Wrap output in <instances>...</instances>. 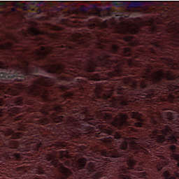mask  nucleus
Here are the masks:
<instances>
[{
    "instance_id": "1",
    "label": "nucleus",
    "mask_w": 179,
    "mask_h": 179,
    "mask_svg": "<svg viewBox=\"0 0 179 179\" xmlns=\"http://www.w3.org/2000/svg\"><path fill=\"white\" fill-rule=\"evenodd\" d=\"M108 85H99L96 87L95 94L97 100L94 99L91 102L89 108L83 107L78 110H73V114L71 117L65 118L60 116L58 113H64V108L60 105L50 108L45 106L41 109V113L48 117H45L42 124H48L50 118L54 122H61L59 128L71 138H80L83 135H87L91 132H94V125H97L101 129L100 133L95 134L97 136H104V135H112L115 139H121V134L113 130L110 124L106 122L100 123L101 121H108L111 120V113H106L110 111V107H117L121 106L123 108L129 106L131 100L129 96H136L134 90H128L127 86H130L131 79L129 78H117L111 80ZM90 125H93L90 127Z\"/></svg>"
},
{
    "instance_id": "2",
    "label": "nucleus",
    "mask_w": 179,
    "mask_h": 179,
    "mask_svg": "<svg viewBox=\"0 0 179 179\" xmlns=\"http://www.w3.org/2000/svg\"><path fill=\"white\" fill-rule=\"evenodd\" d=\"M74 57L80 58L77 61L78 65L85 66L87 72H94L97 71V66H103L106 69H113V71L105 72L108 78L115 76H122L128 75V71L125 66L128 65L130 68L134 65V60L125 59L124 57H131L132 52L129 48H124L122 50V55L110 56L103 54L102 56H96V49H90V45L80 42L78 46L75 48Z\"/></svg>"
},
{
    "instance_id": "3",
    "label": "nucleus",
    "mask_w": 179,
    "mask_h": 179,
    "mask_svg": "<svg viewBox=\"0 0 179 179\" xmlns=\"http://www.w3.org/2000/svg\"><path fill=\"white\" fill-rule=\"evenodd\" d=\"M152 22H145L141 18L136 19H129L125 20L120 23L115 22L114 20H106L102 23L103 27L105 29H109V32L108 34V37L110 38V41L112 43L117 41L115 38H123L124 41L127 42L129 45L131 47H135L139 45L136 38L132 36H127L124 37H121L118 34H136L139 31H144V33H155V31H159L156 29V27H152L150 24H152Z\"/></svg>"
},
{
    "instance_id": "4",
    "label": "nucleus",
    "mask_w": 179,
    "mask_h": 179,
    "mask_svg": "<svg viewBox=\"0 0 179 179\" xmlns=\"http://www.w3.org/2000/svg\"><path fill=\"white\" fill-rule=\"evenodd\" d=\"M27 56H21L19 57L20 64H14L12 68L14 71L13 77L14 80H17L18 82H22L24 80L26 77L29 76L30 79L34 77L33 73L37 72V66H36V62L32 61H38V59H43L45 58L46 55L48 54H52V48H45L44 46L41 47V50H36L32 53H27Z\"/></svg>"
},
{
    "instance_id": "5",
    "label": "nucleus",
    "mask_w": 179,
    "mask_h": 179,
    "mask_svg": "<svg viewBox=\"0 0 179 179\" xmlns=\"http://www.w3.org/2000/svg\"><path fill=\"white\" fill-rule=\"evenodd\" d=\"M52 80L45 77H35V79L31 86L28 87L26 91L28 94L34 96V97H41L43 101L52 103L55 101V99L51 97V94L54 92L51 91L49 86H52Z\"/></svg>"
},
{
    "instance_id": "6",
    "label": "nucleus",
    "mask_w": 179,
    "mask_h": 179,
    "mask_svg": "<svg viewBox=\"0 0 179 179\" xmlns=\"http://www.w3.org/2000/svg\"><path fill=\"white\" fill-rule=\"evenodd\" d=\"M36 132L37 129L33 128H29L28 131L17 132H13L12 129H8L6 135H11V138H13V139H19L23 138L24 136H29L27 138L28 141L25 143V145H28L30 148H33V149H36V148L38 149L42 148L43 143H38L40 138L38 135H36Z\"/></svg>"
},
{
    "instance_id": "7",
    "label": "nucleus",
    "mask_w": 179,
    "mask_h": 179,
    "mask_svg": "<svg viewBox=\"0 0 179 179\" xmlns=\"http://www.w3.org/2000/svg\"><path fill=\"white\" fill-rule=\"evenodd\" d=\"M87 169L90 174H92V178H101L106 176L104 163L99 160H92L89 162Z\"/></svg>"
},
{
    "instance_id": "8",
    "label": "nucleus",
    "mask_w": 179,
    "mask_h": 179,
    "mask_svg": "<svg viewBox=\"0 0 179 179\" xmlns=\"http://www.w3.org/2000/svg\"><path fill=\"white\" fill-rule=\"evenodd\" d=\"M128 118V116L125 113H119L117 115L116 119L112 122V127L121 129L125 124V121Z\"/></svg>"
},
{
    "instance_id": "9",
    "label": "nucleus",
    "mask_w": 179,
    "mask_h": 179,
    "mask_svg": "<svg viewBox=\"0 0 179 179\" xmlns=\"http://www.w3.org/2000/svg\"><path fill=\"white\" fill-rule=\"evenodd\" d=\"M0 110V117H2L5 113L10 115H15V114H19L22 111L20 108L13 107L12 105L10 106L6 105L4 108H1Z\"/></svg>"
},
{
    "instance_id": "10",
    "label": "nucleus",
    "mask_w": 179,
    "mask_h": 179,
    "mask_svg": "<svg viewBox=\"0 0 179 179\" xmlns=\"http://www.w3.org/2000/svg\"><path fill=\"white\" fill-rule=\"evenodd\" d=\"M48 72L50 73H66L65 71V66L62 64H53L49 66Z\"/></svg>"
},
{
    "instance_id": "11",
    "label": "nucleus",
    "mask_w": 179,
    "mask_h": 179,
    "mask_svg": "<svg viewBox=\"0 0 179 179\" xmlns=\"http://www.w3.org/2000/svg\"><path fill=\"white\" fill-rule=\"evenodd\" d=\"M1 92L4 94H10V96H17L20 93V88L18 85L14 87H8L7 88L1 89Z\"/></svg>"
},
{
    "instance_id": "12",
    "label": "nucleus",
    "mask_w": 179,
    "mask_h": 179,
    "mask_svg": "<svg viewBox=\"0 0 179 179\" xmlns=\"http://www.w3.org/2000/svg\"><path fill=\"white\" fill-rule=\"evenodd\" d=\"M130 115L131 118H134L135 120H137V121H139L134 123L135 127H141L145 123V121L143 120V119H142V115L139 114V113L132 112Z\"/></svg>"
},
{
    "instance_id": "13",
    "label": "nucleus",
    "mask_w": 179,
    "mask_h": 179,
    "mask_svg": "<svg viewBox=\"0 0 179 179\" xmlns=\"http://www.w3.org/2000/svg\"><path fill=\"white\" fill-rule=\"evenodd\" d=\"M86 163H87V160L85 158H80L78 160L76 166L77 169H79L80 170H82L85 166Z\"/></svg>"
},
{
    "instance_id": "14",
    "label": "nucleus",
    "mask_w": 179,
    "mask_h": 179,
    "mask_svg": "<svg viewBox=\"0 0 179 179\" xmlns=\"http://www.w3.org/2000/svg\"><path fill=\"white\" fill-rule=\"evenodd\" d=\"M98 26H100V21H99V20L96 18L90 20V24H89L90 29H94Z\"/></svg>"
},
{
    "instance_id": "15",
    "label": "nucleus",
    "mask_w": 179,
    "mask_h": 179,
    "mask_svg": "<svg viewBox=\"0 0 179 179\" xmlns=\"http://www.w3.org/2000/svg\"><path fill=\"white\" fill-rule=\"evenodd\" d=\"M46 160L53 166H57V164L58 163V161L54 159V155L50 154L46 155Z\"/></svg>"
},
{
    "instance_id": "16",
    "label": "nucleus",
    "mask_w": 179,
    "mask_h": 179,
    "mask_svg": "<svg viewBox=\"0 0 179 179\" xmlns=\"http://www.w3.org/2000/svg\"><path fill=\"white\" fill-rule=\"evenodd\" d=\"M141 6V1H133L129 6H127V10H129V8H138Z\"/></svg>"
},
{
    "instance_id": "17",
    "label": "nucleus",
    "mask_w": 179,
    "mask_h": 179,
    "mask_svg": "<svg viewBox=\"0 0 179 179\" xmlns=\"http://www.w3.org/2000/svg\"><path fill=\"white\" fill-rule=\"evenodd\" d=\"M164 117L167 121V122H170L172 120H174V115L171 113V112H168L164 113Z\"/></svg>"
},
{
    "instance_id": "18",
    "label": "nucleus",
    "mask_w": 179,
    "mask_h": 179,
    "mask_svg": "<svg viewBox=\"0 0 179 179\" xmlns=\"http://www.w3.org/2000/svg\"><path fill=\"white\" fill-rule=\"evenodd\" d=\"M92 80H103L104 79L102 76H100L99 73H94L91 76Z\"/></svg>"
},
{
    "instance_id": "19",
    "label": "nucleus",
    "mask_w": 179,
    "mask_h": 179,
    "mask_svg": "<svg viewBox=\"0 0 179 179\" xmlns=\"http://www.w3.org/2000/svg\"><path fill=\"white\" fill-rule=\"evenodd\" d=\"M107 41H102L101 43H96L95 48H99L100 50H106V45L103 43H106Z\"/></svg>"
},
{
    "instance_id": "20",
    "label": "nucleus",
    "mask_w": 179,
    "mask_h": 179,
    "mask_svg": "<svg viewBox=\"0 0 179 179\" xmlns=\"http://www.w3.org/2000/svg\"><path fill=\"white\" fill-rule=\"evenodd\" d=\"M104 142L109 146V148H111V145H113V138L108 137L106 138H104Z\"/></svg>"
},
{
    "instance_id": "21",
    "label": "nucleus",
    "mask_w": 179,
    "mask_h": 179,
    "mask_svg": "<svg viewBox=\"0 0 179 179\" xmlns=\"http://www.w3.org/2000/svg\"><path fill=\"white\" fill-rule=\"evenodd\" d=\"M1 47L3 48V50H10V48H12V43H6L4 45H1Z\"/></svg>"
},
{
    "instance_id": "22",
    "label": "nucleus",
    "mask_w": 179,
    "mask_h": 179,
    "mask_svg": "<svg viewBox=\"0 0 179 179\" xmlns=\"http://www.w3.org/2000/svg\"><path fill=\"white\" fill-rule=\"evenodd\" d=\"M29 31H30V33H31V34H41V31L40 30H38V29L34 28V27L30 28Z\"/></svg>"
},
{
    "instance_id": "23",
    "label": "nucleus",
    "mask_w": 179,
    "mask_h": 179,
    "mask_svg": "<svg viewBox=\"0 0 179 179\" xmlns=\"http://www.w3.org/2000/svg\"><path fill=\"white\" fill-rule=\"evenodd\" d=\"M98 15L100 17H106V16H108L110 15L109 13H103V10L102 9H99L98 10Z\"/></svg>"
},
{
    "instance_id": "24",
    "label": "nucleus",
    "mask_w": 179,
    "mask_h": 179,
    "mask_svg": "<svg viewBox=\"0 0 179 179\" xmlns=\"http://www.w3.org/2000/svg\"><path fill=\"white\" fill-rule=\"evenodd\" d=\"M14 103L17 106H20V104H22V103H23V98H22V97L15 98Z\"/></svg>"
},
{
    "instance_id": "25",
    "label": "nucleus",
    "mask_w": 179,
    "mask_h": 179,
    "mask_svg": "<svg viewBox=\"0 0 179 179\" xmlns=\"http://www.w3.org/2000/svg\"><path fill=\"white\" fill-rule=\"evenodd\" d=\"M108 51H110V52H117L118 51V45H113Z\"/></svg>"
},
{
    "instance_id": "26",
    "label": "nucleus",
    "mask_w": 179,
    "mask_h": 179,
    "mask_svg": "<svg viewBox=\"0 0 179 179\" xmlns=\"http://www.w3.org/2000/svg\"><path fill=\"white\" fill-rule=\"evenodd\" d=\"M11 145L10 146V148L11 149H16L17 148V146H19V144L17 143V142L15 141H12L10 142Z\"/></svg>"
},
{
    "instance_id": "27",
    "label": "nucleus",
    "mask_w": 179,
    "mask_h": 179,
    "mask_svg": "<svg viewBox=\"0 0 179 179\" xmlns=\"http://www.w3.org/2000/svg\"><path fill=\"white\" fill-rule=\"evenodd\" d=\"M74 37H75V38H74L75 41H80L81 40H83V38H80L81 37L80 34H76L74 35Z\"/></svg>"
},
{
    "instance_id": "28",
    "label": "nucleus",
    "mask_w": 179,
    "mask_h": 179,
    "mask_svg": "<svg viewBox=\"0 0 179 179\" xmlns=\"http://www.w3.org/2000/svg\"><path fill=\"white\" fill-rule=\"evenodd\" d=\"M0 106H5V99L0 98Z\"/></svg>"
},
{
    "instance_id": "29",
    "label": "nucleus",
    "mask_w": 179,
    "mask_h": 179,
    "mask_svg": "<svg viewBox=\"0 0 179 179\" xmlns=\"http://www.w3.org/2000/svg\"><path fill=\"white\" fill-rule=\"evenodd\" d=\"M23 115H20V116H17L16 117H15V120L16 121H20V120H23Z\"/></svg>"
},
{
    "instance_id": "30",
    "label": "nucleus",
    "mask_w": 179,
    "mask_h": 179,
    "mask_svg": "<svg viewBox=\"0 0 179 179\" xmlns=\"http://www.w3.org/2000/svg\"><path fill=\"white\" fill-rule=\"evenodd\" d=\"M3 68H6L5 64L2 62H0V69H3Z\"/></svg>"
},
{
    "instance_id": "31",
    "label": "nucleus",
    "mask_w": 179,
    "mask_h": 179,
    "mask_svg": "<svg viewBox=\"0 0 179 179\" xmlns=\"http://www.w3.org/2000/svg\"><path fill=\"white\" fill-rule=\"evenodd\" d=\"M169 149L173 151L176 150V145H170Z\"/></svg>"
},
{
    "instance_id": "32",
    "label": "nucleus",
    "mask_w": 179,
    "mask_h": 179,
    "mask_svg": "<svg viewBox=\"0 0 179 179\" xmlns=\"http://www.w3.org/2000/svg\"><path fill=\"white\" fill-rule=\"evenodd\" d=\"M138 82V81L136 80V81H135V82L133 83L132 86H133V88H134V89H135V87H136V85H138V84H137Z\"/></svg>"
},
{
    "instance_id": "33",
    "label": "nucleus",
    "mask_w": 179,
    "mask_h": 179,
    "mask_svg": "<svg viewBox=\"0 0 179 179\" xmlns=\"http://www.w3.org/2000/svg\"><path fill=\"white\" fill-rule=\"evenodd\" d=\"M173 157H174L175 160H179V155H174Z\"/></svg>"
},
{
    "instance_id": "34",
    "label": "nucleus",
    "mask_w": 179,
    "mask_h": 179,
    "mask_svg": "<svg viewBox=\"0 0 179 179\" xmlns=\"http://www.w3.org/2000/svg\"><path fill=\"white\" fill-rule=\"evenodd\" d=\"M64 46L63 45H59V48H58V50H59V51H61V48H64Z\"/></svg>"
},
{
    "instance_id": "35",
    "label": "nucleus",
    "mask_w": 179,
    "mask_h": 179,
    "mask_svg": "<svg viewBox=\"0 0 179 179\" xmlns=\"http://www.w3.org/2000/svg\"><path fill=\"white\" fill-rule=\"evenodd\" d=\"M145 64L144 63H139V66H144Z\"/></svg>"
},
{
    "instance_id": "36",
    "label": "nucleus",
    "mask_w": 179,
    "mask_h": 179,
    "mask_svg": "<svg viewBox=\"0 0 179 179\" xmlns=\"http://www.w3.org/2000/svg\"><path fill=\"white\" fill-rule=\"evenodd\" d=\"M15 8H11V12H15Z\"/></svg>"
},
{
    "instance_id": "37",
    "label": "nucleus",
    "mask_w": 179,
    "mask_h": 179,
    "mask_svg": "<svg viewBox=\"0 0 179 179\" xmlns=\"http://www.w3.org/2000/svg\"><path fill=\"white\" fill-rule=\"evenodd\" d=\"M80 10H81L82 12H83V11L86 10V9H85V8H80Z\"/></svg>"
},
{
    "instance_id": "38",
    "label": "nucleus",
    "mask_w": 179,
    "mask_h": 179,
    "mask_svg": "<svg viewBox=\"0 0 179 179\" xmlns=\"http://www.w3.org/2000/svg\"><path fill=\"white\" fill-rule=\"evenodd\" d=\"M36 43H37L38 44H41V43H39L38 41H36Z\"/></svg>"
},
{
    "instance_id": "39",
    "label": "nucleus",
    "mask_w": 179,
    "mask_h": 179,
    "mask_svg": "<svg viewBox=\"0 0 179 179\" xmlns=\"http://www.w3.org/2000/svg\"><path fill=\"white\" fill-rule=\"evenodd\" d=\"M162 167H161L160 169H158V171H160V170H162Z\"/></svg>"
},
{
    "instance_id": "40",
    "label": "nucleus",
    "mask_w": 179,
    "mask_h": 179,
    "mask_svg": "<svg viewBox=\"0 0 179 179\" xmlns=\"http://www.w3.org/2000/svg\"><path fill=\"white\" fill-rule=\"evenodd\" d=\"M176 177H179V173H176Z\"/></svg>"
},
{
    "instance_id": "41",
    "label": "nucleus",
    "mask_w": 179,
    "mask_h": 179,
    "mask_svg": "<svg viewBox=\"0 0 179 179\" xmlns=\"http://www.w3.org/2000/svg\"><path fill=\"white\" fill-rule=\"evenodd\" d=\"M162 122H164V120L162 119Z\"/></svg>"
},
{
    "instance_id": "42",
    "label": "nucleus",
    "mask_w": 179,
    "mask_h": 179,
    "mask_svg": "<svg viewBox=\"0 0 179 179\" xmlns=\"http://www.w3.org/2000/svg\"><path fill=\"white\" fill-rule=\"evenodd\" d=\"M24 9L26 10V9H27V7H25V8H24Z\"/></svg>"
},
{
    "instance_id": "43",
    "label": "nucleus",
    "mask_w": 179,
    "mask_h": 179,
    "mask_svg": "<svg viewBox=\"0 0 179 179\" xmlns=\"http://www.w3.org/2000/svg\"><path fill=\"white\" fill-rule=\"evenodd\" d=\"M152 53L155 54V51L154 50H152Z\"/></svg>"
},
{
    "instance_id": "44",
    "label": "nucleus",
    "mask_w": 179,
    "mask_h": 179,
    "mask_svg": "<svg viewBox=\"0 0 179 179\" xmlns=\"http://www.w3.org/2000/svg\"><path fill=\"white\" fill-rule=\"evenodd\" d=\"M71 17L73 18V17H75L71 16Z\"/></svg>"
},
{
    "instance_id": "45",
    "label": "nucleus",
    "mask_w": 179,
    "mask_h": 179,
    "mask_svg": "<svg viewBox=\"0 0 179 179\" xmlns=\"http://www.w3.org/2000/svg\"><path fill=\"white\" fill-rule=\"evenodd\" d=\"M145 60H146V61H148V59H147V58H145Z\"/></svg>"
}]
</instances>
